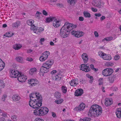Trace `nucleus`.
<instances>
[{
    "label": "nucleus",
    "mask_w": 121,
    "mask_h": 121,
    "mask_svg": "<svg viewBox=\"0 0 121 121\" xmlns=\"http://www.w3.org/2000/svg\"><path fill=\"white\" fill-rule=\"evenodd\" d=\"M43 15H45L47 16L48 15L47 13L45 10H43Z\"/></svg>",
    "instance_id": "nucleus-53"
},
{
    "label": "nucleus",
    "mask_w": 121,
    "mask_h": 121,
    "mask_svg": "<svg viewBox=\"0 0 121 121\" xmlns=\"http://www.w3.org/2000/svg\"><path fill=\"white\" fill-rule=\"evenodd\" d=\"M73 27L72 24L67 22L65 23L64 25L61 29L60 35L64 38L66 37Z\"/></svg>",
    "instance_id": "nucleus-3"
},
{
    "label": "nucleus",
    "mask_w": 121,
    "mask_h": 121,
    "mask_svg": "<svg viewBox=\"0 0 121 121\" xmlns=\"http://www.w3.org/2000/svg\"><path fill=\"white\" fill-rule=\"evenodd\" d=\"M82 58L85 63H86L88 60L87 55L86 53H83L82 55Z\"/></svg>",
    "instance_id": "nucleus-19"
},
{
    "label": "nucleus",
    "mask_w": 121,
    "mask_h": 121,
    "mask_svg": "<svg viewBox=\"0 0 121 121\" xmlns=\"http://www.w3.org/2000/svg\"><path fill=\"white\" fill-rule=\"evenodd\" d=\"M60 20H57L56 17L54 20L53 23V26L55 27H58L60 25Z\"/></svg>",
    "instance_id": "nucleus-14"
},
{
    "label": "nucleus",
    "mask_w": 121,
    "mask_h": 121,
    "mask_svg": "<svg viewBox=\"0 0 121 121\" xmlns=\"http://www.w3.org/2000/svg\"><path fill=\"white\" fill-rule=\"evenodd\" d=\"M106 65L107 66H112L113 65V64L111 62H108L106 63Z\"/></svg>",
    "instance_id": "nucleus-41"
},
{
    "label": "nucleus",
    "mask_w": 121,
    "mask_h": 121,
    "mask_svg": "<svg viewBox=\"0 0 121 121\" xmlns=\"http://www.w3.org/2000/svg\"><path fill=\"white\" fill-rule=\"evenodd\" d=\"M35 82L36 81L34 79H32L30 80H29L28 83L31 84L32 86H34L35 85Z\"/></svg>",
    "instance_id": "nucleus-31"
},
{
    "label": "nucleus",
    "mask_w": 121,
    "mask_h": 121,
    "mask_svg": "<svg viewBox=\"0 0 121 121\" xmlns=\"http://www.w3.org/2000/svg\"><path fill=\"white\" fill-rule=\"evenodd\" d=\"M86 106L85 104L83 103H81L79 106L76 107L74 109L75 111H82L84 110L85 109Z\"/></svg>",
    "instance_id": "nucleus-11"
},
{
    "label": "nucleus",
    "mask_w": 121,
    "mask_h": 121,
    "mask_svg": "<svg viewBox=\"0 0 121 121\" xmlns=\"http://www.w3.org/2000/svg\"><path fill=\"white\" fill-rule=\"evenodd\" d=\"M22 47L21 44H16L13 46V48L15 50H18L21 48Z\"/></svg>",
    "instance_id": "nucleus-23"
},
{
    "label": "nucleus",
    "mask_w": 121,
    "mask_h": 121,
    "mask_svg": "<svg viewBox=\"0 0 121 121\" xmlns=\"http://www.w3.org/2000/svg\"><path fill=\"white\" fill-rule=\"evenodd\" d=\"M20 72L17 70H12L10 73V76L12 78H17L19 76Z\"/></svg>",
    "instance_id": "nucleus-10"
},
{
    "label": "nucleus",
    "mask_w": 121,
    "mask_h": 121,
    "mask_svg": "<svg viewBox=\"0 0 121 121\" xmlns=\"http://www.w3.org/2000/svg\"><path fill=\"white\" fill-rule=\"evenodd\" d=\"M37 69L35 67L30 69L29 71V73L31 75H32L36 73L37 72Z\"/></svg>",
    "instance_id": "nucleus-22"
},
{
    "label": "nucleus",
    "mask_w": 121,
    "mask_h": 121,
    "mask_svg": "<svg viewBox=\"0 0 121 121\" xmlns=\"http://www.w3.org/2000/svg\"><path fill=\"white\" fill-rule=\"evenodd\" d=\"M105 17L104 16H102L100 18V20L101 21L105 19Z\"/></svg>",
    "instance_id": "nucleus-56"
},
{
    "label": "nucleus",
    "mask_w": 121,
    "mask_h": 121,
    "mask_svg": "<svg viewBox=\"0 0 121 121\" xmlns=\"http://www.w3.org/2000/svg\"><path fill=\"white\" fill-rule=\"evenodd\" d=\"M43 30L44 29L43 28L41 27H38L34 30L33 32L39 35Z\"/></svg>",
    "instance_id": "nucleus-17"
},
{
    "label": "nucleus",
    "mask_w": 121,
    "mask_h": 121,
    "mask_svg": "<svg viewBox=\"0 0 121 121\" xmlns=\"http://www.w3.org/2000/svg\"><path fill=\"white\" fill-rule=\"evenodd\" d=\"M78 79H74L71 80L69 82V84L71 86H75L78 84Z\"/></svg>",
    "instance_id": "nucleus-13"
},
{
    "label": "nucleus",
    "mask_w": 121,
    "mask_h": 121,
    "mask_svg": "<svg viewBox=\"0 0 121 121\" xmlns=\"http://www.w3.org/2000/svg\"><path fill=\"white\" fill-rule=\"evenodd\" d=\"M55 96L57 99H59L60 98V94L58 92H56Z\"/></svg>",
    "instance_id": "nucleus-34"
},
{
    "label": "nucleus",
    "mask_w": 121,
    "mask_h": 121,
    "mask_svg": "<svg viewBox=\"0 0 121 121\" xmlns=\"http://www.w3.org/2000/svg\"><path fill=\"white\" fill-rule=\"evenodd\" d=\"M35 121H44L42 119L38 118L35 119Z\"/></svg>",
    "instance_id": "nucleus-47"
},
{
    "label": "nucleus",
    "mask_w": 121,
    "mask_h": 121,
    "mask_svg": "<svg viewBox=\"0 0 121 121\" xmlns=\"http://www.w3.org/2000/svg\"><path fill=\"white\" fill-rule=\"evenodd\" d=\"M120 56L118 55H116L114 57V59L115 60H117L120 58Z\"/></svg>",
    "instance_id": "nucleus-43"
},
{
    "label": "nucleus",
    "mask_w": 121,
    "mask_h": 121,
    "mask_svg": "<svg viewBox=\"0 0 121 121\" xmlns=\"http://www.w3.org/2000/svg\"><path fill=\"white\" fill-rule=\"evenodd\" d=\"M0 115L4 117H7V114L6 113H1V111L0 112Z\"/></svg>",
    "instance_id": "nucleus-45"
},
{
    "label": "nucleus",
    "mask_w": 121,
    "mask_h": 121,
    "mask_svg": "<svg viewBox=\"0 0 121 121\" xmlns=\"http://www.w3.org/2000/svg\"><path fill=\"white\" fill-rule=\"evenodd\" d=\"M68 3L70 4H75V0H67Z\"/></svg>",
    "instance_id": "nucleus-36"
},
{
    "label": "nucleus",
    "mask_w": 121,
    "mask_h": 121,
    "mask_svg": "<svg viewBox=\"0 0 121 121\" xmlns=\"http://www.w3.org/2000/svg\"><path fill=\"white\" fill-rule=\"evenodd\" d=\"M7 97V96L6 95H3V96L2 98V100L4 101H5V99Z\"/></svg>",
    "instance_id": "nucleus-48"
},
{
    "label": "nucleus",
    "mask_w": 121,
    "mask_h": 121,
    "mask_svg": "<svg viewBox=\"0 0 121 121\" xmlns=\"http://www.w3.org/2000/svg\"><path fill=\"white\" fill-rule=\"evenodd\" d=\"M53 63L52 60H49L43 64L39 70V75L41 76H43L44 73L49 71V69L51 67Z\"/></svg>",
    "instance_id": "nucleus-4"
},
{
    "label": "nucleus",
    "mask_w": 121,
    "mask_h": 121,
    "mask_svg": "<svg viewBox=\"0 0 121 121\" xmlns=\"http://www.w3.org/2000/svg\"><path fill=\"white\" fill-rule=\"evenodd\" d=\"M63 101V100L61 99L59 100H56L55 101V102L58 104H60L62 103Z\"/></svg>",
    "instance_id": "nucleus-35"
},
{
    "label": "nucleus",
    "mask_w": 121,
    "mask_h": 121,
    "mask_svg": "<svg viewBox=\"0 0 121 121\" xmlns=\"http://www.w3.org/2000/svg\"><path fill=\"white\" fill-rule=\"evenodd\" d=\"M44 38H42L40 39V41L41 42H44Z\"/></svg>",
    "instance_id": "nucleus-64"
},
{
    "label": "nucleus",
    "mask_w": 121,
    "mask_h": 121,
    "mask_svg": "<svg viewBox=\"0 0 121 121\" xmlns=\"http://www.w3.org/2000/svg\"><path fill=\"white\" fill-rule=\"evenodd\" d=\"M94 34L95 36L96 37H98L99 36V35L98 33L96 31H95L94 32Z\"/></svg>",
    "instance_id": "nucleus-49"
},
{
    "label": "nucleus",
    "mask_w": 121,
    "mask_h": 121,
    "mask_svg": "<svg viewBox=\"0 0 121 121\" xmlns=\"http://www.w3.org/2000/svg\"><path fill=\"white\" fill-rule=\"evenodd\" d=\"M95 6L97 7H98L99 8H100L101 7V5L99 3L98 4H95Z\"/></svg>",
    "instance_id": "nucleus-61"
},
{
    "label": "nucleus",
    "mask_w": 121,
    "mask_h": 121,
    "mask_svg": "<svg viewBox=\"0 0 121 121\" xmlns=\"http://www.w3.org/2000/svg\"><path fill=\"white\" fill-rule=\"evenodd\" d=\"M62 92L64 94H65L67 91V88L65 86H62L61 87Z\"/></svg>",
    "instance_id": "nucleus-29"
},
{
    "label": "nucleus",
    "mask_w": 121,
    "mask_h": 121,
    "mask_svg": "<svg viewBox=\"0 0 121 121\" xmlns=\"http://www.w3.org/2000/svg\"><path fill=\"white\" fill-rule=\"evenodd\" d=\"M58 39H57L56 38H55L54 39H53V41L55 43H56L58 41Z\"/></svg>",
    "instance_id": "nucleus-62"
},
{
    "label": "nucleus",
    "mask_w": 121,
    "mask_h": 121,
    "mask_svg": "<svg viewBox=\"0 0 121 121\" xmlns=\"http://www.w3.org/2000/svg\"><path fill=\"white\" fill-rule=\"evenodd\" d=\"M5 119L3 117L0 118V121H5Z\"/></svg>",
    "instance_id": "nucleus-60"
},
{
    "label": "nucleus",
    "mask_w": 121,
    "mask_h": 121,
    "mask_svg": "<svg viewBox=\"0 0 121 121\" xmlns=\"http://www.w3.org/2000/svg\"><path fill=\"white\" fill-rule=\"evenodd\" d=\"M80 69L86 72L90 71V69L89 67L87 66V64H82L81 65Z\"/></svg>",
    "instance_id": "nucleus-12"
},
{
    "label": "nucleus",
    "mask_w": 121,
    "mask_h": 121,
    "mask_svg": "<svg viewBox=\"0 0 121 121\" xmlns=\"http://www.w3.org/2000/svg\"><path fill=\"white\" fill-rule=\"evenodd\" d=\"M41 13L39 11H37V13L35 15V16L36 17L38 18H40L39 14H41Z\"/></svg>",
    "instance_id": "nucleus-39"
},
{
    "label": "nucleus",
    "mask_w": 121,
    "mask_h": 121,
    "mask_svg": "<svg viewBox=\"0 0 121 121\" xmlns=\"http://www.w3.org/2000/svg\"><path fill=\"white\" fill-rule=\"evenodd\" d=\"M86 76L87 78L90 79H93V78L92 76H90L89 74H86Z\"/></svg>",
    "instance_id": "nucleus-51"
},
{
    "label": "nucleus",
    "mask_w": 121,
    "mask_h": 121,
    "mask_svg": "<svg viewBox=\"0 0 121 121\" xmlns=\"http://www.w3.org/2000/svg\"><path fill=\"white\" fill-rule=\"evenodd\" d=\"M26 79L27 77L20 72L19 76L17 77V79L18 81L19 82H25Z\"/></svg>",
    "instance_id": "nucleus-9"
},
{
    "label": "nucleus",
    "mask_w": 121,
    "mask_h": 121,
    "mask_svg": "<svg viewBox=\"0 0 121 121\" xmlns=\"http://www.w3.org/2000/svg\"><path fill=\"white\" fill-rule=\"evenodd\" d=\"M85 121H90L91 119L88 117H85L84 118Z\"/></svg>",
    "instance_id": "nucleus-52"
},
{
    "label": "nucleus",
    "mask_w": 121,
    "mask_h": 121,
    "mask_svg": "<svg viewBox=\"0 0 121 121\" xmlns=\"http://www.w3.org/2000/svg\"><path fill=\"white\" fill-rule=\"evenodd\" d=\"M5 36H6V37H10L12 36V35H11L9 32H7L6 33V35H5Z\"/></svg>",
    "instance_id": "nucleus-46"
},
{
    "label": "nucleus",
    "mask_w": 121,
    "mask_h": 121,
    "mask_svg": "<svg viewBox=\"0 0 121 121\" xmlns=\"http://www.w3.org/2000/svg\"><path fill=\"white\" fill-rule=\"evenodd\" d=\"M21 25V22L19 21H17L12 24V27L14 28H17L19 27Z\"/></svg>",
    "instance_id": "nucleus-15"
},
{
    "label": "nucleus",
    "mask_w": 121,
    "mask_h": 121,
    "mask_svg": "<svg viewBox=\"0 0 121 121\" xmlns=\"http://www.w3.org/2000/svg\"><path fill=\"white\" fill-rule=\"evenodd\" d=\"M83 92V90L81 89H78L76 90L75 92V96H81Z\"/></svg>",
    "instance_id": "nucleus-16"
},
{
    "label": "nucleus",
    "mask_w": 121,
    "mask_h": 121,
    "mask_svg": "<svg viewBox=\"0 0 121 121\" xmlns=\"http://www.w3.org/2000/svg\"><path fill=\"white\" fill-rule=\"evenodd\" d=\"M30 28V29L31 30H33V31L36 28V26L34 24H32L31 25Z\"/></svg>",
    "instance_id": "nucleus-38"
},
{
    "label": "nucleus",
    "mask_w": 121,
    "mask_h": 121,
    "mask_svg": "<svg viewBox=\"0 0 121 121\" xmlns=\"http://www.w3.org/2000/svg\"><path fill=\"white\" fill-rule=\"evenodd\" d=\"M16 60L17 61L20 63H22L23 62V59L22 57H17L16 58Z\"/></svg>",
    "instance_id": "nucleus-27"
},
{
    "label": "nucleus",
    "mask_w": 121,
    "mask_h": 121,
    "mask_svg": "<svg viewBox=\"0 0 121 121\" xmlns=\"http://www.w3.org/2000/svg\"><path fill=\"white\" fill-rule=\"evenodd\" d=\"M99 85H102L103 83V80L102 78H100L99 80Z\"/></svg>",
    "instance_id": "nucleus-37"
},
{
    "label": "nucleus",
    "mask_w": 121,
    "mask_h": 121,
    "mask_svg": "<svg viewBox=\"0 0 121 121\" xmlns=\"http://www.w3.org/2000/svg\"><path fill=\"white\" fill-rule=\"evenodd\" d=\"M102 112L101 107L97 104H94L91 107L88 113L90 117H96L100 115Z\"/></svg>",
    "instance_id": "nucleus-2"
},
{
    "label": "nucleus",
    "mask_w": 121,
    "mask_h": 121,
    "mask_svg": "<svg viewBox=\"0 0 121 121\" xmlns=\"http://www.w3.org/2000/svg\"><path fill=\"white\" fill-rule=\"evenodd\" d=\"M61 79V78L60 77V74H57L54 76H53V80L59 81Z\"/></svg>",
    "instance_id": "nucleus-24"
},
{
    "label": "nucleus",
    "mask_w": 121,
    "mask_h": 121,
    "mask_svg": "<svg viewBox=\"0 0 121 121\" xmlns=\"http://www.w3.org/2000/svg\"><path fill=\"white\" fill-rule=\"evenodd\" d=\"M95 15L96 17H100L101 15L100 13H95Z\"/></svg>",
    "instance_id": "nucleus-59"
},
{
    "label": "nucleus",
    "mask_w": 121,
    "mask_h": 121,
    "mask_svg": "<svg viewBox=\"0 0 121 121\" xmlns=\"http://www.w3.org/2000/svg\"><path fill=\"white\" fill-rule=\"evenodd\" d=\"M71 33L72 35H74L75 36L78 38L82 37L84 35V33L82 31H73L71 32Z\"/></svg>",
    "instance_id": "nucleus-8"
},
{
    "label": "nucleus",
    "mask_w": 121,
    "mask_h": 121,
    "mask_svg": "<svg viewBox=\"0 0 121 121\" xmlns=\"http://www.w3.org/2000/svg\"><path fill=\"white\" fill-rule=\"evenodd\" d=\"M20 99V96H19L18 94L14 95L12 97V99L14 101H18Z\"/></svg>",
    "instance_id": "nucleus-21"
},
{
    "label": "nucleus",
    "mask_w": 121,
    "mask_h": 121,
    "mask_svg": "<svg viewBox=\"0 0 121 121\" xmlns=\"http://www.w3.org/2000/svg\"><path fill=\"white\" fill-rule=\"evenodd\" d=\"M56 5L59 7H63V4L61 3H58L56 4Z\"/></svg>",
    "instance_id": "nucleus-44"
},
{
    "label": "nucleus",
    "mask_w": 121,
    "mask_h": 121,
    "mask_svg": "<svg viewBox=\"0 0 121 121\" xmlns=\"http://www.w3.org/2000/svg\"><path fill=\"white\" fill-rule=\"evenodd\" d=\"M91 9L93 12H97V9H96L94 8L93 7H92L91 8Z\"/></svg>",
    "instance_id": "nucleus-54"
},
{
    "label": "nucleus",
    "mask_w": 121,
    "mask_h": 121,
    "mask_svg": "<svg viewBox=\"0 0 121 121\" xmlns=\"http://www.w3.org/2000/svg\"><path fill=\"white\" fill-rule=\"evenodd\" d=\"M30 97L29 105L33 108H37L34 111V114L41 116L45 115L48 113V110L46 107H41L39 109H38L41 106L42 104V97L39 93L31 94L30 95Z\"/></svg>",
    "instance_id": "nucleus-1"
},
{
    "label": "nucleus",
    "mask_w": 121,
    "mask_h": 121,
    "mask_svg": "<svg viewBox=\"0 0 121 121\" xmlns=\"http://www.w3.org/2000/svg\"><path fill=\"white\" fill-rule=\"evenodd\" d=\"M90 66L91 69H94V65L92 64H91V65Z\"/></svg>",
    "instance_id": "nucleus-63"
},
{
    "label": "nucleus",
    "mask_w": 121,
    "mask_h": 121,
    "mask_svg": "<svg viewBox=\"0 0 121 121\" xmlns=\"http://www.w3.org/2000/svg\"><path fill=\"white\" fill-rule=\"evenodd\" d=\"M2 80H0V85L2 88H4V82Z\"/></svg>",
    "instance_id": "nucleus-40"
},
{
    "label": "nucleus",
    "mask_w": 121,
    "mask_h": 121,
    "mask_svg": "<svg viewBox=\"0 0 121 121\" xmlns=\"http://www.w3.org/2000/svg\"><path fill=\"white\" fill-rule=\"evenodd\" d=\"M84 16L85 17L90 18L91 17L90 13L87 11H84L83 13Z\"/></svg>",
    "instance_id": "nucleus-28"
},
{
    "label": "nucleus",
    "mask_w": 121,
    "mask_h": 121,
    "mask_svg": "<svg viewBox=\"0 0 121 121\" xmlns=\"http://www.w3.org/2000/svg\"><path fill=\"white\" fill-rule=\"evenodd\" d=\"M113 72V70L112 69L110 68H106L102 71V74L104 76L107 77L110 75Z\"/></svg>",
    "instance_id": "nucleus-5"
},
{
    "label": "nucleus",
    "mask_w": 121,
    "mask_h": 121,
    "mask_svg": "<svg viewBox=\"0 0 121 121\" xmlns=\"http://www.w3.org/2000/svg\"><path fill=\"white\" fill-rule=\"evenodd\" d=\"M56 70H52L51 72V74L53 75L55 74L56 72Z\"/></svg>",
    "instance_id": "nucleus-55"
},
{
    "label": "nucleus",
    "mask_w": 121,
    "mask_h": 121,
    "mask_svg": "<svg viewBox=\"0 0 121 121\" xmlns=\"http://www.w3.org/2000/svg\"><path fill=\"white\" fill-rule=\"evenodd\" d=\"M99 56L102 57L104 60H110L111 59L112 57L110 55H106L102 52H101L99 53Z\"/></svg>",
    "instance_id": "nucleus-7"
},
{
    "label": "nucleus",
    "mask_w": 121,
    "mask_h": 121,
    "mask_svg": "<svg viewBox=\"0 0 121 121\" xmlns=\"http://www.w3.org/2000/svg\"><path fill=\"white\" fill-rule=\"evenodd\" d=\"M114 76L111 75L108 77V81L110 83H113L114 82Z\"/></svg>",
    "instance_id": "nucleus-26"
},
{
    "label": "nucleus",
    "mask_w": 121,
    "mask_h": 121,
    "mask_svg": "<svg viewBox=\"0 0 121 121\" xmlns=\"http://www.w3.org/2000/svg\"><path fill=\"white\" fill-rule=\"evenodd\" d=\"M5 66V64L4 62L0 58V71L3 69Z\"/></svg>",
    "instance_id": "nucleus-25"
},
{
    "label": "nucleus",
    "mask_w": 121,
    "mask_h": 121,
    "mask_svg": "<svg viewBox=\"0 0 121 121\" xmlns=\"http://www.w3.org/2000/svg\"><path fill=\"white\" fill-rule=\"evenodd\" d=\"M79 20L81 21H83L84 20V18L83 17H79Z\"/></svg>",
    "instance_id": "nucleus-57"
},
{
    "label": "nucleus",
    "mask_w": 121,
    "mask_h": 121,
    "mask_svg": "<svg viewBox=\"0 0 121 121\" xmlns=\"http://www.w3.org/2000/svg\"><path fill=\"white\" fill-rule=\"evenodd\" d=\"M55 17H52L47 18L46 19V22H50L52 21H53L55 19Z\"/></svg>",
    "instance_id": "nucleus-30"
},
{
    "label": "nucleus",
    "mask_w": 121,
    "mask_h": 121,
    "mask_svg": "<svg viewBox=\"0 0 121 121\" xmlns=\"http://www.w3.org/2000/svg\"><path fill=\"white\" fill-rule=\"evenodd\" d=\"M17 118V116L15 115H13L12 116L11 118L13 120L16 121V120Z\"/></svg>",
    "instance_id": "nucleus-42"
},
{
    "label": "nucleus",
    "mask_w": 121,
    "mask_h": 121,
    "mask_svg": "<svg viewBox=\"0 0 121 121\" xmlns=\"http://www.w3.org/2000/svg\"><path fill=\"white\" fill-rule=\"evenodd\" d=\"M116 114L118 118H121V108H119L117 109L116 110Z\"/></svg>",
    "instance_id": "nucleus-20"
},
{
    "label": "nucleus",
    "mask_w": 121,
    "mask_h": 121,
    "mask_svg": "<svg viewBox=\"0 0 121 121\" xmlns=\"http://www.w3.org/2000/svg\"><path fill=\"white\" fill-rule=\"evenodd\" d=\"M52 115L54 117H56V115L55 113L52 112Z\"/></svg>",
    "instance_id": "nucleus-58"
},
{
    "label": "nucleus",
    "mask_w": 121,
    "mask_h": 121,
    "mask_svg": "<svg viewBox=\"0 0 121 121\" xmlns=\"http://www.w3.org/2000/svg\"><path fill=\"white\" fill-rule=\"evenodd\" d=\"M26 60L29 61H32L33 60L32 58L30 57H28L26 59Z\"/></svg>",
    "instance_id": "nucleus-50"
},
{
    "label": "nucleus",
    "mask_w": 121,
    "mask_h": 121,
    "mask_svg": "<svg viewBox=\"0 0 121 121\" xmlns=\"http://www.w3.org/2000/svg\"><path fill=\"white\" fill-rule=\"evenodd\" d=\"M112 103V99L106 98L105 100V104L106 106H110Z\"/></svg>",
    "instance_id": "nucleus-18"
},
{
    "label": "nucleus",
    "mask_w": 121,
    "mask_h": 121,
    "mask_svg": "<svg viewBox=\"0 0 121 121\" xmlns=\"http://www.w3.org/2000/svg\"><path fill=\"white\" fill-rule=\"evenodd\" d=\"M34 21L32 19H30L27 20V23L30 26L32 25L34 23Z\"/></svg>",
    "instance_id": "nucleus-32"
},
{
    "label": "nucleus",
    "mask_w": 121,
    "mask_h": 121,
    "mask_svg": "<svg viewBox=\"0 0 121 121\" xmlns=\"http://www.w3.org/2000/svg\"><path fill=\"white\" fill-rule=\"evenodd\" d=\"M113 39V37H109L106 38L102 40V41L103 42L105 40L106 41H109L112 40Z\"/></svg>",
    "instance_id": "nucleus-33"
},
{
    "label": "nucleus",
    "mask_w": 121,
    "mask_h": 121,
    "mask_svg": "<svg viewBox=\"0 0 121 121\" xmlns=\"http://www.w3.org/2000/svg\"><path fill=\"white\" fill-rule=\"evenodd\" d=\"M50 53L48 51H46L43 52L39 58L41 61H43L47 59Z\"/></svg>",
    "instance_id": "nucleus-6"
}]
</instances>
